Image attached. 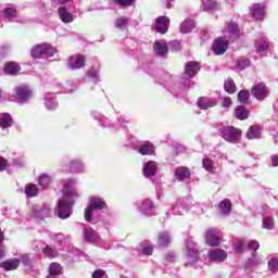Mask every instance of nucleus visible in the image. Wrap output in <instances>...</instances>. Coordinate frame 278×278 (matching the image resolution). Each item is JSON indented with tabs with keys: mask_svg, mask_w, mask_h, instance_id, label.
<instances>
[{
	"mask_svg": "<svg viewBox=\"0 0 278 278\" xmlns=\"http://www.w3.org/2000/svg\"><path fill=\"white\" fill-rule=\"evenodd\" d=\"M268 270H271V273H278V260L271 258L268 261Z\"/></svg>",
	"mask_w": 278,
	"mask_h": 278,
	"instance_id": "nucleus-45",
	"label": "nucleus"
},
{
	"mask_svg": "<svg viewBox=\"0 0 278 278\" xmlns=\"http://www.w3.org/2000/svg\"><path fill=\"white\" fill-rule=\"evenodd\" d=\"M247 138L249 140H260V138H262V131L260 130V126L252 125L247 131Z\"/></svg>",
	"mask_w": 278,
	"mask_h": 278,
	"instance_id": "nucleus-20",
	"label": "nucleus"
},
{
	"mask_svg": "<svg viewBox=\"0 0 278 278\" xmlns=\"http://www.w3.org/2000/svg\"><path fill=\"white\" fill-rule=\"evenodd\" d=\"M235 253L240 254L244 251V239H240L237 243L233 245Z\"/></svg>",
	"mask_w": 278,
	"mask_h": 278,
	"instance_id": "nucleus-44",
	"label": "nucleus"
},
{
	"mask_svg": "<svg viewBox=\"0 0 278 278\" xmlns=\"http://www.w3.org/2000/svg\"><path fill=\"white\" fill-rule=\"evenodd\" d=\"M200 71H201V67L199 66V62L197 61L187 62V65L185 67V74L188 77H194L197 73H199Z\"/></svg>",
	"mask_w": 278,
	"mask_h": 278,
	"instance_id": "nucleus-15",
	"label": "nucleus"
},
{
	"mask_svg": "<svg viewBox=\"0 0 278 278\" xmlns=\"http://www.w3.org/2000/svg\"><path fill=\"white\" fill-rule=\"evenodd\" d=\"M235 116L238 121H247L249 118V110L244 105H238L235 110Z\"/></svg>",
	"mask_w": 278,
	"mask_h": 278,
	"instance_id": "nucleus-23",
	"label": "nucleus"
},
{
	"mask_svg": "<svg viewBox=\"0 0 278 278\" xmlns=\"http://www.w3.org/2000/svg\"><path fill=\"white\" fill-rule=\"evenodd\" d=\"M115 5H119V8H131L135 5L136 0H111Z\"/></svg>",
	"mask_w": 278,
	"mask_h": 278,
	"instance_id": "nucleus-35",
	"label": "nucleus"
},
{
	"mask_svg": "<svg viewBox=\"0 0 278 278\" xmlns=\"http://www.w3.org/2000/svg\"><path fill=\"white\" fill-rule=\"evenodd\" d=\"M254 264H257V261H256V260H254Z\"/></svg>",
	"mask_w": 278,
	"mask_h": 278,
	"instance_id": "nucleus-63",
	"label": "nucleus"
},
{
	"mask_svg": "<svg viewBox=\"0 0 278 278\" xmlns=\"http://www.w3.org/2000/svg\"><path fill=\"white\" fill-rule=\"evenodd\" d=\"M251 66V60L247 58H240L237 60V68L239 71H244V68Z\"/></svg>",
	"mask_w": 278,
	"mask_h": 278,
	"instance_id": "nucleus-37",
	"label": "nucleus"
},
{
	"mask_svg": "<svg viewBox=\"0 0 278 278\" xmlns=\"http://www.w3.org/2000/svg\"><path fill=\"white\" fill-rule=\"evenodd\" d=\"M197 103L200 110H210V108H214L217 104L216 100L206 97L199 98Z\"/></svg>",
	"mask_w": 278,
	"mask_h": 278,
	"instance_id": "nucleus-17",
	"label": "nucleus"
},
{
	"mask_svg": "<svg viewBox=\"0 0 278 278\" xmlns=\"http://www.w3.org/2000/svg\"><path fill=\"white\" fill-rule=\"evenodd\" d=\"M65 197H77V193L75 191L65 190L64 191Z\"/></svg>",
	"mask_w": 278,
	"mask_h": 278,
	"instance_id": "nucleus-56",
	"label": "nucleus"
},
{
	"mask_svg": "<svg viewBox=\"0 0 278 278\" xmlns=\"http://www.w3.org/2000/svg\"><path fill=\"white\" fill-rule=\"evenodd\" d=\"M228 49L227 40L225 38L218 37L214 40L213 51L215 55H223Z\"/></svg>",
	"mask_w": 278,
	"mask_h": 278,
	"instance_id": "nucleus-9",
	"label": "nucleus"
},
{
	"mask_svg": "<svg viewBox=\"0 0 278 278\" xmlns=\"http://www.w3.org/2000/svg\"><path fill=\"white\" fill-rule=\"evenodd\" d=\"M257 249H260V242H257L256 240H251L248 243V251H254L255 253Z\"/></svg>",
	"mask_w": 278,
	"mask_h": 278,
	"instance_id": "nucleus-48",
	"label": "nucleus"
},
{
	"mask_svg": "<svg viewBox=\"0 0 278 278\" xmlns=\"http://www.w3.org/2000/svg\"><path fill=\"white\" fill-rule=\"evenodd\" d=\"M12 115H10V113H2L0 114V127L1 129H8L10 127H12Z\"/></svg>",
	"mask_w": 278,
	"mask_h": 278,
	"instance_id": "nucleus-22",
	"label": "nucleus"
},
{
	"mask_svg": "<svg viewBox=\"0 0 278 278\" xmlns=\"http://www.w3.org/2000/svg\"><path fill=\"white\" fill-rule=\"evenodd\" d=\"M231 200L224 199L219 204L218 207L222 212V214L229 215L231 214Z\"/></svg>",
	"mask_w": 278,
	"mask_h": 278,
	"instance_id": "nucleus-27",
	"label": "nucleus"
},
{
	"mask_svg": "<svg viewBox=\"0 0 278 278\" xmlns=\"http://www.w3.org/2000/svg\"><path fill=\"white\" fill-rule=\"evenodd\" d=\"M52 178L51 176L43 174L39 177V186H42L43 188H47V186H49V184H51Z\"/></svg>",
	"mask_w": 278,
	"mask_h": 278,
	"instance_id": "nucleus-41",
	"label": "nucleus"
},
{
	"mask_svg": "<svg viewBox=\"0 0 278 278\" xmlns=\"http://www.w3.org/2000/svg\"><path fill=\"white\" fill-rule=\"evenodd\" d=\"M68 65L72 71L84 68L86 66V59L81 54H76L70 58Z\"/></svg>",
	"mask_w": 278,
	"mask_h": 278,
	"instance_id": "nucleus-8",
	"label": "nucleus"
},
{
	"mask_svg": "<svg viewBox=\"0 0 278 278\" xmlns=\"http://www.w3.org/2000/svg\"><path fill=\"white\" fill-rule=\"evenodd\" d=\"M224 88L228 94H233L236 92V83L232 79H228L225 81Z\"/></svg>",
	"mask_w": 278,
	"mask_h": 278,
	"instance_id": "nucleus-40",
	"label": "nucleus"
},
{
	"mask_svg": "<svg viewBox=\"0 0 278 278\" xmlns=\"http://www.w3.org/2000/svg\"><path fill=\"white\" fill-rule=\"evenodd\" d=\"M83 166H84V165L81 164L80 161L75 160V161H72V162L70 163V170H71L72 173H75V170H81Z\"/></svg>",
	"mask_w": 278,
	"mask_h": 278,
	"instance_id": "nucleus-43",
	"label": "nucleus"
},
{
	"mask_svg": "<svg viewBox=\"0 0 278 278\" xmlns=\"http://www.w3.org/2000/svg\"><path fill=\"white\" fill-rule=\"evenodd\" d=\"M205 242L208 247H218L220 244V237L216 235V229L210 228L206 230Z\"/></svg>",
	"mask_w": 278,
	"mask_h": 278,
	"instance_id": "nucleus-10",
	"label": "nucleus"
},
{
	"mask_svg": "<svg viewBox=\"0 0 278 278\" xmlns=\"http://www.w3.org/2000/svg\"><path fill=\"white\" fill-rule=\"evenodd\" d=\"M42 252L46 255V257H58V252L49 245L43 248Z\"/></svg>",
	"mask_w": 278,
	"mask_h": 278,
	"instance_id": "nucleus-42",
	"label": "nucleus"
},
{
	"mask_svg": "<svg viewBox=\"0 0 278 278\" xmlns=\"http://www.w3.org/2000/svg\"><path fill=\"white\" fill-rule=\"evenodd\" d=\"M142 253H143V255H153V247H151V245L144 247L142 249Z\"/></svg>",
	"mask_w": 278,
	"mask_h": 278,
	"instance_id": "nucleus-53",
	"label": "nucleus"
},
{
	"mask_svg": "<svg viewBox=\"0 0 278 278\" xmlns=\"http://www.w3.org/2000/svg\"><path fill=\"white\" fill-rule=\"evenodd\" d=\"M18 266H21V261H18V258L7 260L0 263V268H3L7 271L16 270Z\"/></svg>",
	"mask_w": 278,
	"mask_h": 278,
	"instance_id": "nucleus-18",
	"label": "nucleus"
},
{
	"mask_svg": "<svg viewBox=\"0 0 278 278\" xmlns=\"http://www.w3.org/2000/svg\"><path fill=\"white\" fill-rule=\"evenodd\" d=\"M271 166L277 167L278 166V155L274 154L271 156Z\"/></svg>",
	"mask_w": 278,
	"mask_h": 278,
	"instance_id": "nucleus-55",
	"label": "nucleus"
},
{
	"mask_svg": "<svg viewBox=\"0 0 278 278\" xmlns=\"http://www.w3.org/2000/svg\"><path fill=\"white\" fill-rule=\"evenodd\" d=\"M3 14L5 18H8L9 21H12V18H16L17 11L15 8L9 7L3 10Z\"/></svg>",
	"mask_w": 278,
	"mask_h": 278,
	"instance_id": "nucleus-36",
	"label": "nucleus"
},
{
	"mask_svg": "<svg viewBox=\"0 0 278 278\" xmlns=\"http://www.w3.org/2000/svg\"><path fill=\"white\" fill-rule=\"evenodd\" d=\"M8 168V161L5 157L0 156V173H3Z\"/></svg>",
	"mask_w": 278,
	"mask_h": 278,
	"instance_id": "nucleus-50",
	"label": "nucleus"
},
{
	"mask_svg": "<svg viewBox=\"0 0 278 278\" xmlns=\"http://www.w3.org/2000/svg\"><path fill=\"white\" fill-rule=\"evenodd\" d=\"M194 29V21L186 20L180 24V33L181 34H190Z\"/></svg>",
	"mask_w": 278,
	"mask_h": 278,
	"instance_id": "nucleus-29",
	"label": "nucleus"
},
{
	"mask_svg": "<svg viewBox=\"0 0 278 278\" xmlns=\"http://www.w3.org/2000/svg\"><path fill=\"white\" fill-rule=\"evenodd\" d=\"M152 202L150 200H144L141 204V210L147 212V210H151Z\"/></svg>",
	"mask_w": 278,
	"mask_h": 278,
	"instance_id": "nucleus-51",
	"label": "nucleus"
},
{
	"mask_svg": "<svg viewBox=\"0 0 278 278\" xmlns=\"http://www.w3.org/2000/svg\"><path fill=\"white\" fill-rule=\"evenodd\" d=\"M58 12L62 23H73V13L68 12V9H66V7H60Z\"/></svg>",
	"mask_w": 278,
	"mask_h": 278,
	"instance_id": "nucleus-19",
	"label": "nucleus"
},
{
	"mask_svg": "<svg viewBox=\"0 0 278 278\" xmlns=\"http://www.w3.org/2000/svg\"><path fill=\"white\" fill-rule=\"evenodd\" d=\"M208 258L212 262H225L227 260V252L222 249H215L208 252Z\"/></svg>",
	"mask_w": 278,
	"mask_h": 278,
	"instance_id": "nucleus-13",
	"label": "nucleus"
},
{
	"mask_svg": "<svg viewBox=\"0 0 278 278\" xmlns=\"http://www.w3.org/2000/svg\"><path fill=\"white\" fill-rule=\"evenodd\" d=\"M88 77H91L92 79H97L99 77V71L94 67H90L87 72Z\"/></svg>",
	"mask_w": 278,
	"mask_h": 278,
	"instance_id": "nucleus-49",
	"label": "nucleus"
},
{
	"mask_svg": "<svg viewBox=\"0 0 278 278\" xmlns=\"http://www.w3.org/2000/svg\"><path fill=\"white\" fill-rule=\"evenodd\" d=\"M263 226L265 227V229H273V227H275V223L273 222V218L265 217L263 219Z\"/></svg>",
	"mask_w": 278,
	"mask_h": 278,
	"instance_id": "nucleus-47",
	"label": "nucleus"
},
{
	"mask_svg": "<svg viewBox=\"0 0 278 278\" xmlns=\"http://www.w3.org/2000/svg\"><path fill=\"white\" fill-rule=\"evenodd\" d=\"M49 273L51 277H58V275H62V265H60L59 263H52L49 266Z\"/></svg>",
	"mask_w": 278,
	"mask_h": 278,
	"instance_id": "nucleus-33",
	"label": "nucleus"
},
{
	"mask_svg": "<svg viewBox=\"0 0 278 278\" xmlns=\"http://www.w3.org/2000/svg\"><path fill=\"white\" fill-rule=\"evenodd\" d=\"M3 240H5V235L3 233V230L0 228V244H3Z\"/></svg>",
	"mask_w": 278,
	"mask_h": 278,
	"instance_id": "nucleus-57",
	"label": "nucleus"
},
{
	"mask_svg": "<svg viewBox=\"0 0 278 278\" xmlns=\"http://www.w3.org/2000/svg\"><path fill=\"white\" fill-rule=\"evenodd\" d=\"M223 138L227 142L236 144V142H240V139L242 138V129L233 126H225Z\"/></svg>",
	"mask_w": 278,
	"mask_h": 278,
	"instance_id": "nucleus-3",
	"label": "nucleus"
},
{
	"mask_svg": "<svg viewBox=\"0 0 278 278\" xmlns=\"http://www.w3.org/2000/svg\"><path fill=\"white\" fill-rule=\"evenodd\" d=\"M157 244L163 249H167L168 244H170V236L168 235V232L159 233Z\"/></svg>",
	"mask_w": 278,
	"mask_h": 278,
	"instance_id": "nucleus-26",
	"label": "nucleus"
},
{
	"mask_svg": "<svg viewBox=\"0 0 278 278\" xmlns=\"http://www.w3.org/2000/svg\"><path fill=\"white\" fill-rule=\"evenodd\" d=\"M89 206L93 211H101L108 208V203L100 197H91L89 201Z\"/></svg>",
	"mask_w": 278,
	"mask_h": 278,
	"instance_id": "nucleus-12",
	"label": "nucleus"
},
{
	"mask_svg": "<svg viewBox=\"0 0 278 278\" xmlns=\"http://www.w3.org/2000/svg\"><path fill=\"white\" fill-rule=\"evenodd\" d=\"M185 266H190V264L186 263Z\"/></svg>",
	"mask_w": 278,
	"mask_h": 278,
	"instance_id": "nucleus-62",
	"label": "nucleus"
},
{
	"mask_svg": "<svg viewBox=\"0 0 278 278\" xmlns=\"http://www.w3.org/2000/svg\"><path fill=\"white\" fill-rule=\"evenodd\" d=\"M154 152L155 147H153V143L151 142H146L138 148V153H140L141 155H153Z\"/></svg>",
	"mask_w": 278,
	"mask_h": 278,
	"instance_id": "nucleus-24",
	"label": "nucleus"
},
{
	"mask_svg": "<svg viewBox=\"0 0 278 278\" xmlns=\"http://www.w3.org/2000/svg\"><path fill=\"white\" fill-rule=\"evenodd\" d=\"M153 50L159 58H165L168 55V43L165 40L154 41Z\"/></svg>",
	"mask_w": 278,
	"mask_h": 278,
	"instance_id": "nucleus-7",
	"label": "nucleus"
},
{
	"mask_svg": "<svg viewBox=\"0 0 278 278\" xmlns=\"http://www.w3.org/2000/svg\"><path fill=\"white\" fill-rule=\"evenodd\" d=\"M216 8H218V2H216V0H207V2H203L201 5L203 12H210L216 10Z\"/></svg>",
	"mask_w": 278,
	"mask_h": 278,
	"instance_id": "nucleus-32",
	"label": "nucleus"
},
{
	"mask_svg": "<svg viewBox=\"0 0 278 278\" xmlns=\"http://www.w3.org/2000/svg\"><path fill=\"white\" fill-rule=\"evenodd\" d=\"M222 105H223V108H230V106H231V98L225 97V98L223 99Z\"/></svg>",
	"mask_w": 278,
	"mask_h": 278,
	"instance_id": "nucleus-54",
	"label": "nucleus"
},
{
	"mask_svg": "<svg viewBox=\"0 0 278 278\" xmlns=\"http://www.w3.org/2000/svg\"><path fill=\"white\" fill-rule=\"evenodd\" d=\"M40 189L35 184H28L25 187V194L28 199H33V197H37Z\"/></svg>",
	"mask_w": 278,
	"mask_h": 278,
	"instance_id": "nucleus-28",
	"label": "nucleus"
},
{
	"mask_svg": "<svg viewBox=\"0 0 278 278\" xmlns=\"http://www.w3.org/2000/svg\"><path fill=\"white\" fill-rule=\"evenodd\" d=\"M249 99H251V92L249 90L239 91L238 101L240 103H249Z\"/></svg>",
	"mask_w": 278,
	"mask_h": 278,
	"instance_id": "nucleus-38",
	"label": "nucleus"
},
{
	"mask_svg": "<svg viewBox=\"0 0 278 278\" xmlns=\"http://www.w3.org/2000/svg\"><path fill=\"white\" fill-rule=\"evenodd\" d=\"M252 12V17L254 21H264L266 18V4L265 3H254L250 8Z\"/></svg>",
	"mask_w": 278,
	"mask_h": 278,
	"instance_id": "nucleus-5",
	"label": "nucleus"
},
{
	"mask_svg": "<svg viewBox=\"0 0 278 278\" xmlns=\"http://www.w3.org/2000/svg\"><path fill=\"white\" fill-rule=\"evenodd\" d=\"M54 53H55V48H53L51 43H40L35 46L31 49L30 55L36 60H40L42 55H48L49 58H53Z\"/></svg>",
	"mask_w": 278,
	"mask_h": 278,
	"instance_id": "nucleus-1",
	"label": "nucleus"
},
{
	"mask_svg": "<svg viewBox=\"0 0 278 278\" xmlns=\"http://www.w3.org/2000/svg\"><path fill=\"white\" fill-rule=\"evenodd\" d=\"M85 240L86 242H97L99 240V233L94 229L88 228L85 230Z\"/></svg>",
	"mask_w": 278,
	"mask_h": 278,
	"instance_id": "nucleus-30",
	"label": "nucleus"
},
{
	"mask_svg": "<svg viewBox=\"0 0 278 278\" xmlns=\"http://www.w3.org/2000/svg\"><path fill=\"white\" fill-rule=\"evenodd\" d=\"M268 92H270V89L266 87L265 83H258L251 88V94L256 101L268 99Z\"/></svg>",
	"mask_w": 278,
	"mask_h": 278,
	"instance_id": "nucleus-4",
	"label": "nucleus"
},
{
	"mask_svg": "<svg viewBox=\"0 0 278 278\" xmlns=\"http://www.w3.org/2000/svg\"><path fill=\"white\" fill-rule=\"evenodd\" d=\"M5 75H16L21 73V65L16 62H8L4 66Z\"/></svg>",
	"mask_w": 278,
	"mask_h": 278,
	"instance_id": "nucleus-21",
	"label": "nucleus"
},
{
	"mask_svg": "<svg viewBox=\"0 0 278 278\" xmlns=\"http://www.w3.org/2000/svg\"><path fill=\"white\" fill-rule=\"evenodd\" d=\"M68 186H73V180H68V181L65 184V188H68Z\"/></svg>",
	"mask_w": 278,
	"mask_h": 278,
	"instance_id": "nucleus-59",
	"label": "nucleus"
},
{
	"mask_svg": "<svg viewBox=\"0 0 278 278\" xmlns=\"http://www.w3.org/2000/svg\"><path fill=\"white\" fill-rule=\"evenodd\" d=\"M170 25V20L166 16H159L156 18L155 29L159 34H166L168 31V26Z\"/></svg>",
	"mask_w": 278,
	"mask_h": 278,
	"instance_id": "nucleus-11",
	"label": "nucleus"
},
{
	"mask_svg": "<svg viewBox=\"0 0 278 278\" xmlns=\"http://www.w3.org/2000/svg\"><path fill=\"white\" fill-rule=\"evenodd\" d=\"M61 5H64V3H71L73 0H58Z\"/></svg>",
	"mask_w": 278,
	"mask_h": 278,
	"instance_id": "nucleus-58",
	"label": "nucleus"
},
{
	"mask_svg": "<svg viewBox=\"0 0 278 278\" xmlns=\"http://www.w3.org/2000/svg\"><path fill=\"white\" fill-rule=\"evenodd\" d=\"M227 31L232 36V38H239L240 36V28L238 27V24L236 23H230L227 26Z\"/></svg>",
	"mask_w": 278,
	"mask_h": 278,
	"instance_id": "nucleus-34",
	"label": "nucleus"
},
{
	"mask_svg": "<svg viewBox=\"0 0 278 278\" xmlns=\"http://www.w3.org/2000/svg\"><path fill=\"white\" fill-rule=\"evenodd\" d=\"M92 212H94V210H92L88 205V207L85 210V220H86V223H91L92 222Z\"/></svg>",
	"mask_w": 278,
	"mask_h": 278,
	"instance_id": "nucleus-46",
	"label": "nucleus"
},
{
	"mask_svg": "<svg viewBox=\"0 0 278 278\" xmlns=\"http://www.w3.org/2000/svg\"><path fill=\"white\" fill-rule=\"evenodd\" d=\"M56 214L59 218H68L73 214V200H67L66 198L59 200Z\"/></svg>",
	"mask_w": 278,
	"mask_h": 278,
	"instance_id": "nucleus-2",
	"label": "nucleus"
},
{
	"mask_svg": "<svg viewBox=\"0 0 278 278\" xmlns=\"http://www.w3.org/2000/svg\"><path fill=\"white\" fill-rule=\"evenodd\" d=\"M105 271L103 269H97L92 273V278H103Z\"/></svg>",
	"mask_w": 278,
	"mask_h": 278,
	"instance_id": "nucleus-52",
	"label": "nucleus"
},
{
	"mask_svg": "<svg viewBox=\"0 0 278 278\" xmlns=\"http://www.w3.org/2000/svg\"><path fill=\"white\" fill-rule=\"evenodd\" d=\"M3 255H4L3 249L0 248V258L3 257Z\"/></svg>",
	"mask_w": 278,
	"mask_h": 278,
	"instance_id": "nucleus-60",
	"label": "nucleus"
},
{
	"mask_svg": "<svg viewBox=\"0 0 278 278\" xmlns=\"http://www.w3.org/2000/svg\"><path fill=\"white\" fill-rule=\"evenodd\" d=\"M202 166L207 172L214 175L216 173V166H214V161L212 159H203Z\"/></svg>",
	"mask_w": 278,
	"mask_h": 278,
	"instance_id": "nucleus-31",
	"label": "nucleus"
},
{
	"mask_svg": "<svg viewBox=\"0 0 278 278\" xmlns=\"http://www.w3.org/2000/svg\"><path fill=\"white\" fill-rule=\"evenodd\" d=\"M156 173H157V163H155V161H149L143 165L144 177H155Z\"/></svg>",
	"mask_w": 278,
	"mask_h": 278,
	"instance_id": "nucleus-16",
	"label": "nucleus"
},
{
	"mask_svg": "<svg viewBox=\"0 0 278 278\" xmlns=\"http://www.w3.org/2000/svg\"><path fill=\"white\" fill-rule=\"evenodd\" d=\"M14 92L16 94V99L20 103H23L25 101L29 100V97H31V89H29L27 86L22 85L14 88Z\"/></svg>",
	"mask_w": 278,
	"mask_h": 278,
	"instance_id": "nucleus-6",
	"label": "nucleus"
},
{
	"mask_svg": "<svg viewBox=\"0 0 278 278\" xmlns=\"http://www.w3.org/2000/svg\"><path fill=\"white\" fill-rule=\"evenodd\" d=\"M192 253H193L194 255H197V252H192V251H190V255H192Z\"/></svg>",
	"mask_w": 278,
	"mask_h": 278,
	"instance_id": "nucleus-61",
	"label": "nucleus"
},
{
	"mask_svg": "<svg viewBox=\"0 0 278 278\" xmlns=\"http://www.w3.org/2000/svg\"><path fill=\"white\" fill-rule=\"evenodd\" d=\"M115 25L118 29L125 31V29H127V26L129 25V20L125 17H118L115 22Z\"/></svg>",
	"mask_w": 278,
	"mask_h": 278,
	"instance_id": "nucleus-39",
	"label": "nucleus"
},
{
	"mask_svg": "<svg viewBox=\"0 0 278 278\" xmlns=\"http://www.w3.org/2000/svg\"><path fill=\"white\" fill-rule=\"evenodd\" d=\"M270 49V43L268 39L261 37L260 40L256 42V51L257 53H264Z\"/></svg>",
	"mask_w": 278,
	"mask_h": 278,
	"instance_id": "nucleus-25",
	"label": "nucleus"
},
{
	"mask_svg": "<svg viewBox=\"0 0 278 278\" xmlns=\"http://www.w3.org/2000/svg\"><path fill=\"white\" fill-rule=\"evenodd\" d=\"M174 175L177 181H186V179H190L192 173L190 172V168L180 166L176 168Z\"/></svg>",
	"mask_w": 278,
	"mask_h": 278,
	"instance_id": "nucleus-14",
	"label": "nucleus"
}]
</instances>
